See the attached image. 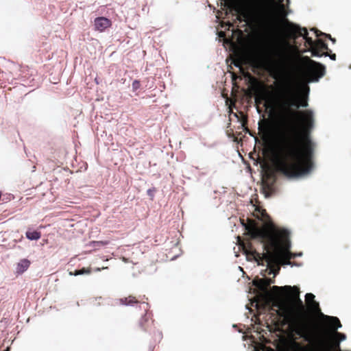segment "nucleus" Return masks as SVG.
Wrapping results in <instances>:
<instances>
[{
	"instance_id": "1",
	"label": "nucleus",
	"mask_w": 351,
	"mask_h": 351,
	"mask_svg": "<svg viewBox=\"0 0 351 351\" xmlns=\"http://www.w3.org/2000/svg\"><path fill=\"white\" fill-rule=\"evenodd\" d=\"M306 91H298L288 82H281L267 97L265 106L278 119L280 131L271 147L276 170L292 178L308 174L313 167L314 143L310 133L314 127L313 112L300 111L308 106Z\"/></svg>"
},
{
	"instance_id": "2",
	"label": "nucleus",
	"mask_w": 351,
	"mask_h": 351,
	"mask_svg": "<svg viewBox=\"0 0 351 351\" xmlns=\"http://www.w3.org/2000/svg\"><path fill=\"white\" fill-rule=\"evenodd\" d=\"M247 229L252 238H258L264 243L263 257L269 269V274L276 276L280 265L291 264V259L295 256L289 250V232L287 230L278 228L273 224L269 228H259L254 221H250Z\"/></svg>"
},
{
	"instance_id": "3",
	"label": "nucleus",
	"mask_w": 351,
	"mask_h": 351,
	"mask_svg": "<svg viewBox=\"0 0 351 351\" xmlns=\"http://www.w3.org/2000/svg\"><path fill=\"white\" fill-rule=\"evenodd\" d=\"M221 8L224 10V18L231 15L234 22H244L266 33H273L278 27L274 10L258 0H221Z\"/></svg>"
},
{
	"instance_id": "4",
	"label": "nucleus",
	"mask_w": 351,
	"mask_h": 351,
	"mask_svg": "<svg viewBox=\"0 0 351 351\" xmlns=\"http://www.w3.org/2000/svg\"><path fill=\"white\" fill-rule=\"evenodd\" d=\"M271 289L274 293H279L282 290L289 292L291 306L289 308H284L285 317L292 324L297 335L303 337L306 341H311L313 337L309 332L307 323L310 315L303 302L300 298L299 288L295 286H273Z\"/></svg>"
},
{
	"instance_id": "5",
	"label": "nucleus",
	"mask_w": 351,
	"mask_h": 351,
	"mask_svg": "<svg viewBox=\"0 0 351 351\" xmlns=\"http://www.w3.org/2000/svg\"><path fill=\"white\" fill-rule=\"evenodd\" d=\"M250 221H254L257 225V226L259 228H261L256 221L253 219H247V223H245L244 220H242L241 223L243 226H245V228L247 231L246 234L249 237V239L241 240L240 237H239V245L241 247L244 254L247 256V258L254 260L258 263V265H264V262L265 261V257L263 256L265 255V251H264V252L263 253H259L256 250V249L254 247L251 242V240H253L254 239L251 237L247 229V227L248 226ZM272 223H271L270 225ZM269 227H271V226H267V228ZM263 228H266V227H264ZM256 239H258L261 243H263V245H264V243L261 242V240L260 239L256 238Z\"/></svg>"
},
{
	"instance_id": "6",
	"label": "nucleus",
	"mask_w": 351,
	"mask_h": 351,
	"mask_svg": "<svg viewBox=\"0 0 351 351\" xmlns=\"http://www.w3.org/2000/svg\"><path fill=\"white\" fill-rule=\"evenodd\" d=\"M300 62L304 75L308 82H318L326 73L325 66L308 56H302Z\"/></svg>"
},
{
	"instance_id": "7",
	"label": "nucleus",
	"mask_w": 351,
	"mask_h": 351,
	"mask_svg": "<svg viewBox=\"0 0 351 351\" xmlns=\"http://www.w3.org/2000/svg\"><path fill=\"white\" fill-rule=\"evenodd\" d=\"M305 300L307 305V311L311 314H319L325 321H328L330 326L335 329L341 327V324L337 317L325 315L321 312L319 304L315 300V295L311 293H308L305 295Z\"/></svg>"
},
{
	"instance_id": "8",
	"label": "nucleus",
	"mask_w": 351,
	"mask_h": 351,
	"mask_svg": "<svg viewBox=\"0 0 351 351\" xmlns=\"http://www.w3.org/2000/svg\"><path fill=\"white\" fill-rule=\"evenodd\" d=\"M289 33L293 39H296L299 36H302L305 40V46L308 47V51L312 52L313 47L315 46V40L308 36V33L306 27H300L295 24H291L289 26Z\"/></svg>"
},
{
	"instance_id": "9",
	"label": "nucleus",
	"mask_w": 351,
	"mask_h": 351,
	"mask_svg": "<svg viewBox=\"0 0 351 351\" xmlns=\"http://www.w3.org/2000/svg\"><path fill=\"white\" fill-rule=\"evenodd\" d=\"M267 279L265 278H258L253 280V285L258 289L260 291V297L261 299H265L267 304L269 305V301L267 300V297L269 296L270 293L268 290V283L266 282Z\"/></svg>"
},
{
	"instance_id": "10",
	"label": "nucleus",
	"mask_w": 351,
	"mask_h": 351,
	"mask_svg": "<svg viewBox=\"0 0 351 351\" xmlns=\"http://www.w3.org/2000/svg\"><path fill=\"white\" fill-rule=\"evenodd\" d=\"M328 51L331 52L328 45L322 39H317L315 40V46L313 47L311 53L313 56H328Z\"/></svg>"
},
{
	"instance_id": "11",
	"label": "nucleus",
	"mask_w": 351,
	"mask_h": 351,
	"mask_svg": "<svg viewBox=\"0 0 351 351\" xmlns=\"http://www.w3.org/2000/svg\"><path fill=\"white\" fill-rule=\"evenodd\" d=\"M147 298L145 295H138V297L130 295L128 297H124L119 299L118 304L124 306H134L136 304L146 303Z\"/></svg>"
},
{
	"instance_id": "12",
	"label": "nucleus",
	"mask_w": 351,
	"mask_h": 351,
	"mask_svg": "<svg viewBox=\"0 0 351 351\" xmlns=\"http://www.w3.org/2000/svg\"><path fill=\"white\" fill-rule=\"evenodd\" d=\"M112 25V21L108 18L100 16L94 21L95 29L97 31L102 32Z\"/></svg>"
},
{
	"instance_id": "13",
	"label": "nucleus",
	"mask_w": 351,
	"mask_h": 351,
	"mask_svg": "<svg viewBox=\"0 0 351 351\" xmlns=\"http://www.w3.org/2000/svg\"><path fill=\"white\" fill-rule=\"evenodd\" d=\"M139 327L142 330L147 331L152 326L153 320L150 313H146L139 320Z\"/></svg>"
},
{
	"instance_id": "14",
	"label": "nucleus",
	"mask_w": 351,
	"mask_h": 351,
	"mask_svg": "<svg viewBox=\"0 0 351 351\" xmlns=\"http://www.w3.org/2000/svg\"><path fill=\"white\" fill-rule=\"evenodd\" d=\"M274 178L269 176L266 179L263 180V189L265 193H271L274 191Z\"/></svg>"
},
{
	"instance_id": "15",
	"label": "nucleus",
	"mask_w": 351,
	"mask_h": 351,
	"mask_svg": "<svg viewBox=\"0 0 351 351\" xmlns=\"http://www.w3.org/2000/svg\"><path fill=\"white\" fill-rule=\"evenodd\" d=\"M262 300L263 302L264 306H265L266 307H268L269 309H273V307H276V308H280V310H276V313L279 315L285 317L284 308L286 307L285 306L282 307L281 306L282 304L279 302H278V301L273 302L272 304L271 305V300L267 298V300L269 301V305H268L266 304L265 299H262Z\"/></svg>"
},
{
	"instance_id": "16",
	"label": "nucleus",
	"mask_w": 351,
	"mask_h": 351,
	"mask_svg": "<svg viewBox=\"0 0 351 351\" xmlns=\"http://www.w3.org/2000/svg\"><path fill=\"white\" fill-rule=\"evenodd\" d=\"M30 265V261L27 259H22L17 265L16 271L19 274H22L26 271Z\"/></svg>"
},
{
	"instance_id": "17",
	"label": "nucleus",
	"mask_w": 351,
	"mask_h": 351,
	"mask_svg": "<svg viewBox=\"0 0 351 351\" xmlns=\"http://www.w3.org/2000/svg\"><path fill=\"white\" fill-rule=\"evenodd\" d=\"M41 237V233L38 231H27L26 237L29 240H38Z\"/></svg>"
},
{
	"instance_id": "18",
	"label": "nucleus",
	"mask_w": 351,
	"mask_h": 351,
	"mask_svg": "<svg viewBox=\"0 0 351 351\" xmlns=\"http://www.w3.org/2000/svg\"><path fill=\"white\" fill-rule=\"evenodd\" d=\"M91 270L90 268H82L81 269L75 270L74 272H70V275H74V276H78V275H82V274H90Z\"/></svg>"
},
{
	"instance_id": "19",
	"label": "nucleus",
	"mask_w": 351,
	"mask_h": 351,
	"mask_svg": "<svg viewBox=\"0 0 351 351\" xmlns=\"http://www.w3.org/2000/svg\"><path fill=\"white\" fill-rule=\"evenodd\" d=\"M319 343L323 348L322 351H333L332 348L328 346V342L325 338L319 339Z\"/></svg>"
},
{
	"instance_id": "20",
	"label": "nucleus",
	"mask_w": 351,
	"mask_h": 351,
	"mask_svg": "<svg viewBox=\"0 0 351 351\" xmlns=\"http://www.w3.org/2000/svg\"><path fill=\"white\" fill-rule=\"evenodd\" d=\"M247 118L246 116L242 114L241 119V127L243 128L244 131L249 132V130L247 127Z\"/></svg>"
},
{
	"instance_id": "21",
	"label": "nucleus",
	"mask_w": 351,
	"mask_h": 351,
	"mask_svg": "<svg viewBox=\"0 0 351 351\" xmlns=\"http://www.w3.org/2000/svg\"><path fill=\"white\" fill-rule=\"evenodd\" d=\"M327 322V324H328V325L330 326V327L333 330V331L335 332V335L336 337H337L339 338V341H343L346 339V335L343 334V333H340V332H337L336 330L338 329H335L333 327H332L329 323L328 321H326Z\"/></svg>"
},
{
	"instance_id": "22",
	"label": "nucleus",
	"mask_w": 351,
	"mask_h": 351,
	"mask_svg": "<svg viewBox=\"0 0 351 351\" xmlns=\"http://www.w3.org/2000/svg\"><path fill=\"white\" fill-rule=\"evenodd\" d=\"M312 31H314L315 34H316V36L319 37L322 35L324 36L326 38H329L330 40H332V37L330 36V34H325V33H322V32H320L319 30L315 29V28H313L311 29Z\"/></svg>"
},
{
	"instance_id": "23",
	"label": "nucleus",
	"mask_w": 351,
	"mask_h": 351,
	"mask_svg": "<svg viewBox=\"0 0 351 351\" xmlns=\"http://www.w3.org/2000/svg\"><path fill=\"white\" fill-rule=\"evenodd\" d=\"M141 86V83L138 80H134L132 82V88L134 90H138Z\"/></svg>"
},
{
	"instance_id": "24",
	"label": "nucleus",
	"mask_w": 351,
	"mask_h": 351,
	"mask_svg": "<svg viewBox=\"0 0 351 351\" xmlns=\"http://www.w3.org/2000/svg\"><path fill=\"white\" fill-rule=\"evenodd\" d=\"M232 63L234 64V65L237 67H239L240 69H242V66H241V62L240 60H234L232 61Z\"/></svg>"
},
{
	"instance_id": "25",
	"label": "nucleus",
	"mask_w": 351,
	"mask_h": 351,
	"mask_svg": "<svg viewBox=\"0 0 351 351\" xmlns=\"http://www.w3.org/2000/svg\"><path fill=\"white\" fill-rule=\"evenodd\" d=\"M278 2V8L280 10H285V5L283 4L284 0H277Z\"/></svg>"
},
{
	"instance_id": "26",
	"label": "nucleus",
	"mask_w": 351,
	"mask_h": 351,
	"mask_svg": "<svg viewBox=\"0 0 351 351\" xmlns=\"http://www.w3.org/2000/svg\"><path fill=\"white\" fill-rule=\"evenodd\" d=\"M265 279L267 280V281L266 282L267 283H268V288L270 287V285L274 282V280H271V278H265Z\"/></svg>"
},
{
	"instance_id": "27",
	"label": "nucleus",
	"mask_w": 351,
	"mask_h": 351,
	"mask_svg": "<svg viewBox=\"0 0 351 351\" xmlns=\"http://www.w3.org/2000/svg\"><path fill=\"white\" fill-rule=\"evenodd\" d=\"M328 56H329V57H330V58L331 60H336V54H335V53H330L328 52Z\"/></svg>"
},
{
	"instance_id": "28",
	"label": "nucleus",
	"mask_w": 351,
	"mask_h": 351,
	"mask_svg": "<svg viewBox=\"0 0 351 351\" xmlns=\"http://www.w3.org/2000/svg\"><path fill=\"white\" fill-rule=\"evenodd\" d=\"M97 243H99V244H101L102 245H108L109 243L108 241H97Z\"/></svg>"
},
{
	"instance_id": "29",
	"label": "nucleus",
	"mask_w": 351,
	"mask_h": 351,
	"mask_svg": "<svg viewBox=\"0 0 351 351\" xmlns=\"http://www.w3.org/2000/svg\"><path fill=\"white\" fill-rule=\"evenodd\" d=\"M237 78V75L235 73H232V80H235Z\"/></svg>"
},
{
	"instance_id": "30",
	"label": "nucleus",
	"mask_w": 351,
	"mask_h": 351,
	"mask_svg": "<svg viewBox=\"0 0 351 351\" xmlns=\"http://www.w3.org/2000/svg\"><path fill=\"white\" fill-rule=\"evenodd\" d=\"M262 215L263 217H267V218L269 219V217L268 216V215L266 213H263Z\"/></svg>"
},
{
	"instance_id": "31",
	"label": "nucleus",
	"mask_w": 351,
	"mask_h": 351,
	"mask_svg": "<svg viewBox=\"0 0 351 351\" xmlns=\"http://www.w3.org/2000/svg\"><path fill=\"white\" fill-rule=\"evenodd\" d=\"M3 351H10V348L7 347V348L5 350H4Z\"/></svg>"
},
{
	"instance_id": "32",
	"label": "nucleus",
	"mask_w": 351,
	"mask_h": 351,
	"mask_svg": "<svg viewBox=\"0 0 351 351\" xmlns=\"http://www.w3.org/2000/svg\"><path fill=\"white\" fill-rule=\"evenodd\" d=\"M332 43H335L336 40L335 38H332V40H330Z\"/></svg>"
},
{
	"instance_id": "33",
	"label": "nucleus",
	"mask_w": 351,
	"mask_h": 351,
	"mask_svg": "<svg viewBox=\"0 0 351 351\" xmlns=\"http://www.w3.org/2000/svg\"><path fill=\"white\" fill-rule=\"evenodd\" d=\"M336 346L339 348V342H337V344Z\"/></svg>"
},
{
	"instance_id": "34",
	"label": "nucleus",
	"mask_w": 351,
	"mask_h": 351,
	"mask_svg": "<svg viewBox=\"0 0 351 351\" xmlns=\"http://www.w3.org/2000/svg\"><path fill=\"white\" fill-rule=\"evenodd\" d=\"M95 270H96V271H100V270H101V269H100V268H97Z\"/></svg>"
},
{
	"instance_id": "35",
	"label": "nucleus",
	"mask_w": 351,
	"mask_h": 351,
	"mask_svg": "<svg viewBox=\"0 0 351 351\" xmlns=\"http://www.w3.org/2000/svg\"><path fill=\"white\" fill-rule=\"evenodd\" d=\"M222 34H224L223 32H221L220 33V36H221Z\"/></svg>"
}]
</instances>
